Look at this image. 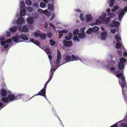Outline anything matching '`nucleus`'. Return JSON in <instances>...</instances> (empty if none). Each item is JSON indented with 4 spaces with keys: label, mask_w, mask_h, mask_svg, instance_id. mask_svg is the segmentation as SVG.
I'll return each instance as SVG.
<instances>
[{
    "label": "nucleus",
    "mask_w": 127,
    "mask_h": 127,
    "mask_svg": "<svg viewBox=\"0 0 127 127\" xmlns=\"http://www.w3.org/2000/svg\"><path fill=\"white\" fill-rule=\"evenodd\" d=\"M114 75L119 78V83L122 89L123 96L127 105V87L125 81V78L123 74ZM125 116V117L123 120L119 121L110 127H127V112Z\"/></svg>",
    "instance_id": "nucleus-1"
},
{
    "label": "nucleus",
    "mask_w": 127,
    "mask_h": 127,
    "mask_svg": "<svg viewBox=\"0 0 127 127\" xmlns=\"http://www.w3.org/2000/svg\"><path fill=\"white\" fill-rule=\"evenodd\" d=\"M119 7L118 6L116 5L114 6V8L113 9L110 11V9L109 8H108L106 10V12L108 13L107 15L109 17L105 18L106 14L105 12L102 13V15L98 17V18L100 20L102 21V23L103 24H106L109 26L111 28H112L114 26L116 27L120 25L119 23L113 20V24H110V18H113L115 17L116 15L115 14Z\"/></svg>",
    "instance_id": "nucleus-2"
},
{
    "label": "nucleus",
    "mask_w": 127,
    "mask_h": 127,
    "mask_svg": "<svg viewBox=\"0 0 127 127\" xmlns=\"http://www.w3.org/2000/svg\"><path fill=\"white\" fill-rule=\"evenodd\" d=\"M18 35H16V36L12 37V39L10 38L6 39L5 41V38L3 36L0 38V46H2L5 49H8L11 47V45L10 43L12 41V39L13 41L15 42H19V38Z\"/></svg>",
    "instance_id": "nucleus-3"
},
{
    "label": "nucleus",
    "mask_w": 127,
    "mask_h": 127,
    "mask_svg": "<svg viewBox=\"0 0 127 127\" xmlns=\"http://www.w3.org/2000/svg\"><path fill=\"white\" fill-rule=\"evenodd\" d=\"M23 95L20 94L17 96L16 97H15L14 94L9 95L8 97L5 96V97H0V107L2 106L3 107L5 106V104H7L8 103L12 100L17 99V97L19 98V97L23 96Z\"/></svg>",
    "instance_id": "nucleus-4"
},
{
    "label": "nucleus",
    "mask_w": 127,
    "mask_h": 127,
    "mask_svg": "<svg viewBox=\"0 0 127 127\" xmlns=\"http://www.w3.org/2000/svg\"><path fill=\"white\" fill-rule=\"evenodd\" d=\"M115 38L117 42L116 46V48L117 49L120 48L121 49L124 48L123 44L121 41V39L119 33H117L115 35Z\"/></svg>",
    "instance_id": "nucleus-5"
},
{
    "label": "nucleus",
    "mask_w": 127,
    "mask_h": 127,
    "mask_svg": "<svg viewBox=\"0 0 127 127\" xmlns=\"http://www.w3.org/2000/svg\"><path fill=\"white\" fill-rule=\"evenodd\" d=\"M48 57L49 58L50 62L51 64V63H53V65H54V66L53 67V68H54L56 69L57 68V63L59 62L60 61V60L61 57V52L60 51L58 50L57 51V59L56 60H54L53 62H51L50 59L52 58V56L50 55H48Z\"/></svg>",
    "instance_id": "nucleus-6"
},
{
    "label": "nucleus",
    "mask_w": 127,
    "mask_h": 127,
    "mask_svg": "<svg viewBox=\"0 0 127 127\" xmlns=\"http://www.w3.org/2000/svg\"><path fill=\"white\" fill-rule=\"evenodd\" d=\"M127 12V6H126L124 9H120L118 12V18L119 21H121L125 14V12Z\"/></svg>",
    "instance_id": "nucleus-7"
},
{
    "label": "nucleus",
    "mask_w": 127,
    "mask_h": 127,
    "mask_svg": "<svg viewBox=\"0 0 127 127\" xmlns=\"http://www.w3.org/2000/svg\"><path fill=\"white\" fill-rule=\"evenodd\" d=\"M51 63V65L52 67L51 68L49 72V80L47 82V83H48L51 81L53 77V75L54 72L55 70L56 69L54 68H53L54 65H53V63Z\"/></svg>",
    "instance_id": "nucleus-8"
},
{
    "label": "nucleus",
    "mask_w": 127,
    "mask_h": 127,
    "mask_svg": "<svg viewBox=\"0 0 127 127\" xmlns=\"http://www.w3.org/2000/svg\"><path fill=\"white\" fill-rule=\"evenodd\" d=\"M126 60L123 58H122L120 60V62L119 63L118 67L120 69H122L124 66Z\"/></svg>",
    "instance_id": "nucleus-9"
},
{
    "label": "nucleus",
    "mask_w": 127,
    "mask_h": 127,
    "mask_svg": "<svg viewBox=\"0 0 127 127\" xmlns=\"http://www.w3.org/2000/svg\"><path fill=\"white\" fill-rule=\"evenodd\" d=\"M106 63L107 65H106V67L108 68L109 69V66L114 65L115 64V62L113 60L112 57H110L108 58L107 60Z\"/></svg>",
    "instance_id": "nucleus-10"
},
{
    "label": "nucleus",
    "mask_w": 127,
    "mask_h": 127,
    "mask_svg": "<svg viewBox=\"0 0 127 127\" xmlns=\"http://www.w3.org/2000/svg\"><path fill=\"white\" fill-rule=\"evenodd\" d=\"M80 60L84 64H85L84 61L82 59H80L79 57L77 56H75L74 55H71V61H75L78 60Z\"/></svg>",
    "instance_id": "nucleus-11"
},
{
    "label": "nucleus",
    "mask_w": 127,
    "mask_h": 127,
    "mask_svg": "<svg viewBox=\"0 0 127 127\" xmlns=\"http://www.w3.org/2000/svg\"><path fill=\"white\" fill-rule=\"evenodd\" d=\"M63 43L64 44V46H61V47L63 48H64V46L69 47L70 46L72 45V42L70 41H67L64 40L63 41Z\"/></svg>",
    "instance_id": "nucleus-12"
},
{
    "label": "nucleus",
    "mask_w": 127,
    "mask_h": 127,
    "mask_svg": "<svg viewBox=\"0 0 127 127\" xmlns=\"http://www.w3.org/2000/svg\"><path fill=\"white\" fill-rule=\"evenodd\" d=\"M17 27L19 31L21 32H27L29 30L28 28L26 26H23L22 28L19 26H18Z\"/></svg>",
    "instance_id": "nucleus-13"
},
{
    "label": "nucleus",
    "mask_w": 127,
    "mask_h": 127,
    "mask_svg": "<svg viewBox=\"0 0 127 127\" xmlns=\"http://www.w3.org/2000/svg\"><path fill=\"white\" fill-rule=\"evenodd\" d=\"M107 35L108 34L106 32H101L100 35V39L102 40H104Z\"/></svg>",
    "instance_id": "nucleus-14"
},
{
    "label": "nucleus",
    "mask_w": 127,
    "mask_h": 127,
    "mask_svg": "<svg viewBox=\"0 0 127 127\" xmlns=\"http://www.w3.org/2000/svg\"><path fill=\"white\" fill-rule=\"evenodd\" d=\"M46 90L44 89L43 88L36 95H40L44 96L46 99H47L45 95Z\"/></svg>",
    "instance_id": "nucleus-15"
},
{
    "label": "nucleus",
    "mask_w": 127,
    "mask_h": 127,
    "mask_svg": "<svg viewBox=\"0 0 127 127\" xmlns=\"http://www.w3.org/2000/svg\"><path fill=\"white\" fill-rule=\"evenodd\" d=\"M85 16L86 18V21L87 22H90L91 21L93 18L91 14H86Z\"/></svg>",
    "instance_id": "nucleus-16"
},
{
    "label": "nucleus",
    "mask_w": 127,
    "mask_h": 127,
    "mask_svg": "<svg viewBox=\"0 0 127 127\" xmlns=\"http://www.w3.org/2000/svg\"><path fill=\"white\" fill-rule=\"evenodd\" d=\"M71 56H70L69 55L66 56L64 59V61L65 62V63L71 61Z\"/></svg>",
    "instance_id": "nucleus-17"
},
{
    "label": "nucleus",
    "mask_w": 127,
    "mask_h": 127,
    "mask_svg": "<svg viewBox=\"0 0 127 127\" xmlns=\"http://www.w3.org/2000/svg\"><path fill=\"white\" fill-rule=\"evenodd\" d=\"M24 22V19L22 17H19L17 19L16 23L18 24L21 25Z\"/></svg>",
    "instance_id": "nucleus-18"
},
{
    "label": "nucleus",
    "mask_w": 127,
    "mask_h": 127,
    "mask_svg": "<svg viewBox=\"0 0 127 127\" xmlns=\"http://www.w3.org/2000/svg\"><path fill=\"white\" fill-rule=\"evenodd\" d=\"M0 94L2 97H5L7 94V91L4 89L1 90Z\"/></svg>",
    "instance_id": "nucleus-19"
},
{
    "label": "nucleus",
    "mask_w": 127,
    "mask_h": 127,
    "mask_svg": "<svg viewBox=\"0 0 127 127\" xmlns=\"http://www.w3.org/2000/svg\"><path fill=\"white\" fill-rule=\"evenodd\" d=\"M40 34V31L39 30H37L34 33L33 36L35 38H36L39 36Z\"/></svg>",
    "instance_id": "nucleus-20"
},
{
    "label": "nucleus",
    "mask_w": 127,
    "mask_h": 127,
    "mask_svg": "<svg viewBox=\"0 0 127 127\" xmlns=\"http://www.w3.org/2000/svg\"><path fill=\"white\" fill-rule=\"evenodd\" d=\"M19 37L24 40H27L28 39V38L26 36L23 34L20 35Z\"/></svg>",
    "instance_id": "nucleus-21"
},
{
    "label": "nucleus",
    "mask_w": 127,
    "mask_h": 127,
    "mask_svg": "<svg viewBox=\"0 0 127 127\" xmlns=\"http://www.w3.org/2000/svg\"><path fill=\"white\" fill-rule=\"evenodd\" d=\"M73 35V34L72 33H69L68 34V36H65V38L67 40H70L72 38Z\"/></svg>",
    "instance_id": "nucleus-22"
},
{
    "label": "nucleus",
    "mask_w": 127,
    "mask_h": 127,
    "mask_svg": "<svg viewBox=\"0 0 127 127\" xmlns=\"http://www.w3.org/2000/svg\"><path fill=\"white\" fill-rule=\"evenodd\" d=\"M78 36L80 39H84L85 37L84 33H80L78 34Z\"/></svg>",
    "instance_id": "nucleus-23"
},
{
    "label": "nucleus",
    "mask_w": 127,
    "mask_h": 127,
    "mask_svg": "<svg viewBox=\"0 0 127 127\" xmlns=\"http://www.w3.org/2000/svg\"><path fill=\"white\" fill-rule=\"evenodd\" d=\"M17 29L15 27H13L10 28L9 29L10 32H11L14 33L17 31Z\"/></svg>",
    "instance_id": "nucleus-24"
},
{
    "label": "nucleus",
    "mask_w": 127,
    "mask_h": 127,
    "mask_svg": "<svg viewBox=\"0 0 127 127\" xmlns=\"http://www.w3.org/2000/svg\"><path fill=\"white\" fill-rule=\"evenodd\" d=\"M52 3H49L48 4V9L51 10H53L54 9V6L52 4Z\"/></svg>",
    "instance_id": "nucleus-25"
},
{
    "label": "nucleus",
    "mask_w": 127,
    "mask_h": 127,
    "mask_svg": "<svg viewBox=\"0 0 127 127\" xmlns=\"http://www.w3.org/2000/svg\"><path fill=\"white\" fill-rule=\"evenodd\" d=\"M26 10L25 9H22L20 12V15L21 16H24L26 13Z\"/></svg>",
    "instance_id": "nucleus-26"
},
{
    "label": "nucleus",
    "mask_w": 127,
    "mask_h": 127,
    "mask_svg": "<svg viewBox=\"0 0 127 127\" xmlns=\"http://www.w3.org/2000/svg\"><path fill=\"white\" fill-rule=\"evenodd\" d=\"M32 42L34 43V44L36 45H37L39 47L40 45V43L39 41L36 40L34 41L33 39L32 38Z\"/></svg>",
    "instance_id": "nucleus-27"
},
{
    "label": "nucleus",
    "mask_w": 127,
    "mask_h": 127,
    "mask_svg": "<svg viewBox=\"0 0 127 127\" xmlns=\"http://www.w3.org/2000/svg\"><path fill=\"white\" fill-rule=\"evenodd\" d=\"M79 17L82 21H84L85 20V19L84 17L83 16V14L82 13H80Z\"/></svg>",
    "instance_id": "nucleus-28"
},
{
    "label": "nucleus",
    "mask_w": 127,
    "mask_h": 127,
    "mask_svg": "<svg viewBox=\"0 0 127 127\" xmlns=\"http://www.w3.org/2000/svg\"><path fill=\"white\" fill-rule=\"evenodd\" d=\"M92 29L93 31L96 32L98 31L99 30V28L97 26H95Z\"/></svg>",
    "instance_id": "nucleus-29"
},
{
    "label": "nucleus",
    "mask_w": 127,
    "mask_h": 127,
    "mask_svg": "<svg viewBox=\"0 0 127 127\" xmlns=\"http://www.w3.org/2000/svg\"><path fill=\"white\" fill-rule=\"evenodd\" d=\"M115 0H109L108 2L109 3V5L110 6H113Z\"/></svg>",
    "instance_id": "nucleus-30"
},
{
    "label": "nucleus",
    "mask_w": 127,
    "mask_h": 127,
    "mask_svg": "<svg viewBox=\"0 0 127 127\" xmlns=\"http://www.w3.org/2000/svg\"><path fill=\"white\" fill-rule=\"evenodd\" d=\"M73 39L74 41H75L77 42H79L80 41V40L78 37L77 36H74L73 38Z\"/></svg>",
    "instance_id": "nucleus-31"
},
{
    "label": "nucleus",
    "mask_w": 127,
    "mask_h": 127,
    "mask_svg": "<svg viewBox=\"0 0 127 127\" xmlns=\"http://www.w3.org/2000/svg\"><path fill=\"white\" fill-rule=\"evenodd\" d=\"M52 35V33L51 32L50 30H49V32L47 34V36L49 38H51Z\"/></svg>",
    "instance_id": "nucleus-32"
},
{
    "label": "nucleus",
    "mask_w": 127,
    "mask_h": 127,
    "mask_svg": "<svg viewBox=\"0 0 127 127\" xmlns=\"http://www.w3.org/2000/svg\"><path fill=\"white\" fill-rule=\"evenodd\" d=\"M40 38L43 39H45L46 37V34L45 33L41 34L40 36Z\"/></svg>",
    "instance_id": "nucleus-33"
},
{
    "label": "nucleus",
    "mask_w": 127,
    "mask_h": 127,
    "mask_svg": "<svg viewBox=\"0 0 127 127\" xmlns=\"http://www.w3.org/2000/svg\"><path fill=\"white\" fill-rule=\"evenodd\" d=\"M11 34L8 31H7L5 32V36L8 37H11Z\"/></svg>",
    "instance_id": "nucleus-34"
},
{
    "label": "nucleus",
    "mask_w": 127,
    "mask_h": 127,
    "mask_svg": "<svg viewBox=\"0 0 127 127\" xmlns=\"http://www.w3.org/2000/svg\"><path fill=\"white\" fill-rule=\"evenodd\" d=\"M43 13H44L45 14L48 16H49V15H50V14L48 12V11L47 10H43Z\"/></svg>",
    "instance_id": "nucleus-35"
},
{
    "label": "nucleus",
    "mask_w": 127,
    "mask_h": 127,
    "mask_svg": "<svg viewBox=\"0 0 127 127\" xmlns=\"http://www.w3.org/2000/svg\"><path fill=\"white\" fill-rule=\"evenodd\" d=\"M92 31V28H90L86 32V33L87 34H88L91 33Z\"/></svg>",
    "instance_id": "nucleus-36"
},
{
    "label": "nucleus",
    "mask_w": 127,
    "mask_h": 127,
    "mask_svg": "<svg viewBox=\"0 0 127 127\" xmlns=\"http://www.w3.org/2000/svg\"><path fill=\"white\" fill-rule=\"evenodd\" d=\"M79 32V30L78 29H75L74 31L73 32V33L74 35H76L78 34Z\"/></svg>",
    "instance_id": "nucleus-37"
},
{
    "label": "nucleus",
    "mask_w": 127,
    "mask_h": 127,
    "mask_svg": "<svg viewBox=\"0 0 127 127\" xmlns=\"http://www.w3.org/2000/svg\"><path fill=\"white\" fill-rule=\"evenodd\" d=\"M26 4L29 6H30L32 4L31 0H26Z\"/></svg>",
    "instance_id": "nucleus-38"
},
{
    "label": "nucleus",
    "mask_w": 127,
    "mask_h": 127,
    "mask_svg": "<svg viewBox=\"0 0 127 127\" xmlns=\"http://www.w3.org/2000/svg\"><path fill=\"white\" fill-rule=\"evenodd\" d=\"M27 22L31 25L32 23V17L28 18L27 19Z\"/></svg>",
    "instance_id": "nucleus-39"
},
{
    "label": "nucleus",
    "mask_w": 127,
    "mask_h": 127,
    "mask_svg": "<svg viewBox=\"0 0 127 127\" xmlns=\"http://www.w3.org/2000/svg\"><path fill=\"white\" fill-rule=\"evenodd\" d=\"M43 1L45 3H50V2L52 3H53L54 0H43Z\"/></svg>",
    "instance_id": "nucleus-40"
},
{
    "label": "nucleus",
    "mask_w": 127,
    "mask_h": 127,
    "mask_svg": "<svg viewBox=\"0 0 127 127\" xmlns=\"http://www.w3.org/2000/svg\"><path fill=\"white\" fill-rule=\"evenodd\" d=\"M40 6L41 7L44 8L45 7L46 5L43 2H41L40 3Z\"/></svg>",
    "instance_id": "nucleus-41"
},
{
    "label": "nucleus",
    "mask_w": 127,
    "mask_h": 127,
    "mask_svg": "<svg viewBox=\"0 0 127 127\" xmlns=\"http://www.w3.org/2000/svg\"><path fill=\"white\" fill-rule=\"evenodd\" d=\"M45 51L47 54H49L50 53V49L48 48H46L45 49Z\"/></svg>",
    "instance_id": "nucleus-42"
},
{
    "label": "nucleus",
    "mask_w": 127,
    "mask_h": 127,
    "mask_svg": "<svg viewBox=\"0 0 127 127\" xmlns=\"http://www.w3.org/2000/svg\"><path fill=\"white\" fill-rule=\"evenodd\" d=\"M117 52L118 54L120 56L122 55L123 54V52L122 50H118Z\"/></svg>",
    "instance_id": "nucleus-43"
},
{
    "label": "nucleus",
    "mask_w": 127,
    "mask_h": 127,
    "mask_svg": "<svg viewBox=\"0 0 127 127\" xmlns=\"http://www.w3.org/2000/svg\"><path fill=\"white\" fill-rule=\"evenodd\" d=\"M101 22L98 19H97L95 23V25H98L101 23Z\"/></svg>",
    "instance_id": "nucleus-44"
},
{
    "label": "nucleus",
    "mask_w": 127,
    "mask_h": 127,
    "mask_svg": "<svg viewBox=\"0 0 127 127\" xmlns=\"http://www.w3.org/2000/svg\"><path fill=\"white\" fill-rule=\"evenodd\" d=\"M50 41L51 45H54L55 43V41L53 39H51Z\"/></svg>",
    "instance_id": "nucleus-45"
},
{
    "label": "nucleus",
    "mask_w": 127,
    "mask_h": 127,
    "mask_svg": "<svg viewBox=\"0 0 127 127\" xmlns=\"http://www.w3.org/2000/svg\"><path fill=\"white\" fill-rule=\"evenodd\" d=\"M68 31L67 30H63L62 31H59L58 32L59 33H66Z\"/></svg>",
    "instance_id": "nucleus-46"
},
{
    "label": "nucleus",
    "mask_w": 127,
    "mask_h": 127,
    "mask_svg": "<svg viewBox=\"0 0 127 127\" xmlns=\"http://www.w3.org/2000/svg\"><path fill=\"white\" fill-rule=\"evenodd\" d=\"M116 30L115 29H111V33L113 34H114L116 32Z\"/></svg>",
    "instance_id": "nucleus-47"
},
{
    "label": "nucleus",
    "mask_w": 127,
    "mask_h": 127,
    "mask_svg": "<svg viewBox=\"0 0 127 127\" xmlns=\"http://www.w3.org/2000/svg\"><path fill=\"white\" fill-rule=\"evenodd\" d=\"M74 11L75 12L77 13V12H81V11L79 9H75Z\"/></svg>",
    "instance_id": "nucleus-48"
},
{
    "label": "nucleus",
    "mask_w": 127,
    "mask_h": 127,
    "mask_svg": "<svg viewBox=\"0 0 127 127\" xmlns=\"http://www.w3.org/2000/svg\"><path fill=\"white\" fill-rule=\"evenodd\" d=\"M85 27H83L81 29V32H82V33H84V31L85 29Z\"/></svg>",
    "instance_id": "nucleus-49"
},
{
    "label": "nucleus",
    "mask_w": 127,
    "mask_h": 127,
    "mask_svg": "<svg viewBox=\"0 0 127 127\" xmlns=\"http://www.w3.org/2000/svg\"><path fill=\"white\" fill-rule=\"evenodd\" d=\"M38 12H39L40 13H43V10H42V9H38Z\"/></svg>",
    "instance_id": "nucleus-50"
},
{
    "label": "nucleus",
    "mask_w": 127,
    "mask_h": 127,
    "mask_svg": "<svg viewBox=\"0 0 127 127\" xmlns=\"http://www.w3.org/2000/svg\"><path fill=\"white\" fill-rule=\"evenodd\" d=\"M39 5L38 3V2H36L34 4L33 6L35 7H37Z\"/></svg>",
    "instance_id": "nucleus-51"
},
{
    "label": "nucleus",
    "mask_w": 127,
    "mask_h": 127,
    "mask_svg": "<svg viewBox=\"0 0 127 127\" xmlns=\"http://www.w3.org/2000/svg\"><path fill=\"white\" fill-rule=\"evenodd\" d=\"M27 9L28 10V11L29 12H31L32 10V9L31 7H28Z\"/></svg>",
    "instance_id": "nucleus-52"
},
{
    "label": "nucleus",
    "mask_w": 127,
    "mask_h": 127,
    "mask_svg": "<svg viewBox=\"0 0 127 127\" xmlns=\"http://www.w3.org/2000/svg\"><path fill=\"white\" fill-rule=\"evenodd\" d=\"M62 33H59V38H60L63 36V34Z\"/></svg>",
    "instance_id": "nucleus-53"
},
{
    "label": "nucleus",
    "mask_w": 127,
    "mask_h": 127,
    "mask_svg": "<svg viewBox=\"0 0 127 127\" xmlns=\"http://www.w3.org/2000/svg\"><path fill=\"white\" fill-rule=\"evenodd\" d=\"M48 26V24L47 22L45 23V24L44 25V27L45 28H46Z\"/></svg>",
    "instance_id": "nucleus-54"
},
{
    "label": "nucleus",
    "mask_w": 127,
    "mask_h": 127,
    "mask_svg": "<svg viewBox=\"0 0 127 127\" xmlns=\"http://www.w3.org/2000/svg\"><path fill=\"white\" fill-rule=\"evenodd\" d=\"M47 84H46L45 83L44 86V88H43L44 89L46 90L47 87Z\"/></svg>",
    "instance_id": "nucleus-55"
},
{
    "label": "nucleus",
    "mask_w": 127,
    "mask_h": 127,
    "mask_svg": "<svg viewBox=\"0 0 127 127\" xmlns=\"http://www.w3.org/2000/svg\"><path fill=\"white\" fill-rule=\"evenodd\" d=\"M124 56L125 57L127 56V52H124Z\"/></svg>",
    "instance_id": "nucleus-56"
},
{
    "label": "nucleus",
    "mask_w": 127,
    "mask_h": 127,
    "mask_svg": "<svg viewBox=\"0 0 127 127\" xmlns=\"http://www.w3.org/2000/svg\"><path fill=\"white\" fill-rule=\"evenodd\" d=\"M49 24L51 26L53 27V28L54 29H55L54 26L51 23H49Z\"/></svg>",
    "instance_id": "nucleus-57"
},
{
    "label": "nucleus",
    "mask_w": 127,
    "mask_h": 127,
    "mask_svg": "<svg viewBox=\"0 0 127 127\" xmlns=\"http://www.w3.org/2000/svg\"><path fill=\"white\" fill-rule=\"evenodd\" d=\"M54 17V14H53L52 15V18L51 19H50V20H52V19H53V18Z\"/></svg>",
    "instance_id": "nucleus-58"
},
{
    "label": "nucleus",
    "mask_w": 127,
    "mask_h": 127,
    "mask_svg": "<svg viewBox=\"0 0 127 127\" xmlns=\"http://www.w3.org/2000/svg\"><path fill=\"white\" fill-rule=\"evenodd\" d=\"M3 85H4V86H3V88H4L5 87V86L4 84H3Z\"/></svg>",
    "instance_id": "nucleus-59"
},
{
    "label": "nucleus",
    "mask_w": 127,
    "mask_h": 127,
    "mask_svg": "<svg viewBox=\"0 0 127 127\" xmlns=\"http://www.w3.org/2000/svg\"><path fill=\"white\" fill-rule=\"evenodd\" d=\"M101 29L102 30H103V29H104V28H102V27H101Z\"/></svg>",
    "instance_id": "nucleus-60"
},
{
    "label": "nucleus",
    "mask_w": 127,
    "mask_h": 127,
    "mask_svg": "<svg viewBox=\"0 0 127 127\" xmlns=\"http://www.w3.org/2000/svg\"><path fill=\"white\" fill-rule=\"evenodd\" d=\"M76 22L77 23H78L79 22V20H76Z\"/></svg>",
    "instance_id": "nucleus-61"
},
{
    "label": "nucleus",
    "mask_w": 127,
    "mask_h": 127,
    "mask_svg": "<svg viewBox=\"0 0 127 127\" xmlns=\"http://www.w3.org/2000/svg\"><path fill=\"white\" fill-rule=\"evenodd\" d=\"M7 92L8 93H10V91H7Z\"/></svg>",
    "instance_id": "nucleus-62"
},
{
    "label": "nucleus",
    "mask_w": 127,
    "mask_h": 127,
    "mask_svg": "<svg viewBox=\"0 0 127 127\" xmlns=\"http://www.w3.org/2000/svg\"><path fill=\"white\" fill-rule=\"evenodd\" d=\"M123 1H127V0H123Z\"/></svg>",
    "instance_id": "nucleus-63"
},
{
    "label": "nucleus",
    "mask_w": 127,
    "mask_h": 127,
    "mask_svg": "<svg viewBox=\"0 0 127 127\" xmlns=\"http://www.w3.org/2000/svg\"><path fill=\"white\" fill-rule=\"evenodd\" d=\"M46 84L47 85V84L48 83L47 82H46Z\"/></svg>",
    "instance_id": "nucleus-64"
}]
</instances>
